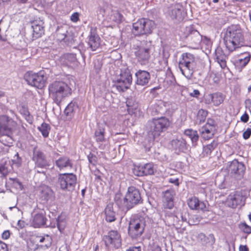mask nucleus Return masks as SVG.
<instances>
[{"label": "nucleus", "mask_w": 251, "mask_h": 251, "mask_svg": "<svg viewBox=\"0 0 251 251\" xmlns=\"http://www.w3.org/2000/svg\"><path fill=\"white\" fill-rule=\"evenodd\" d=\"M224 41L226 49L232 52L245 46L243 32L238 25L228 26L224 32Z\"/></svg>", "instance_id": "nucleus-1"}, {"label": "nucleus", "mask_w": 251, "mask_h": 251, "mask_svg": "<svg viewBox=\"0 0 251 251\" xmlns=\"http://www.w3.org/2000/svg\"><path fill=\"white\" fill-rule=\"evenodd\" d=\"M50 95L54 102L59 104L64 98L69 97L72 94V89L65 82L55 81L49 86Z\"/></svg>", "instance_id": "nucleus-2"}, {"label": "nucleus", "mask_w": 251, "mask_h": 251, "mask_svg": "<svg viewBox=\"0 0 251 251\" xmlns=\"http://www.w3.org/2000/svg\"><path fill=\"white\" fill-rule=\"evenodd\" d=\"M3 119L6 123H3L1 119L0 120V142L9 148L12 146L13 142L12 135L16 123L11 119H8L7 117H3Z\"/></svg>", "instance_id": "nucleus-3"}, {"label": "nucleus", "mask_w": 251, "mask_h": 251, "mask_svg": "<svg viewBox=\"0 0 251 251\" xmlns=\"http://www.w3.org/2000/svg\"><path fill=\"white\" fill-rule=\"evenodd\" d=\"M170 124L169 120L165 117L153 119L148 122L147 130L149 135L155 139L165 131Z\"/></svg>", "instance_id": "nucleus-4"}, {"label": "nucleus", "mask_w": 251, "mask_h": 251, "mask_svg": "<svg viewBox=\"0 0 251 251\" xmlns=\"http://www.w3.org/2000/svg\"><path fill=\"white\" fill-rule=\"evenodd\" d=\"M196 63L193 54L186 52L181 55L178 68L182 74L188 79H191L195 71Z\"/></svg>", "instance_id": "nucleus-5"}, {"label": "nucleus", "mask_w": 251, "mask_h": 251, "mask_svg": "<svg viewBox=\"0 0 251 251\" xmlns=\"http://www.w3.org/2000/svg\"><path fill=\"white\" fill-rule=\"evenodd\" d=\"M132 26V33L135 36H140L151 33L155 27V24L152 20L142 18L133 23Z\"/></svg>", "instance_id": "nucleus-6"}, {"label": "nucleus", "mask_w": 251, "mask_h": 251, "mask_svg": "<svg viewBox=\"0 0 251 251\" xmlns=\"http://www.w3.org/2000/svg\"><path fill=\"white\" fill-rule=\"evenodd\" d=\"M151 42L146 40L141 42L140 45L135 48L134 54L137 61L141 65H146L151 57Z\"/></svg>", "instance_id": "nucleus-7"}, {"label": "nucleus", "mask_w": 251, "mask_h": 251, "mask_svg": "<svg viewBox=\"0 0 251 251\" xmlns=\"http://www.w3.org/2000/svg\"><path fill=\"white\" fill-rule=\"evenodd\" d=\"M142 201L138 189L135 187L130 186L128 188L127 191L123 200V204L126 210H129L142 203Z\"/></svg>", "instance_id": "nucleus-8"}, {"label": "nucleus", "mask_w": 251, "mask_h": 251, "mask_svg": "<svg viewBox=\"0 0 251 251\" xmlns=\"http://www.w3.org/2000/svg\"><path fill=\"white\" fill-rule=\"evenodd\" d=\"M24 78L29 85L40 89L44 87L47 79L44 71H40L37 73L27 72Z\"/></svg>", "instance_id": "nucleus-9"}, {"label": "nucleus", "mask_w": 251, "mask_h": 251, "mask_svg": "<svg viewBox=\"0 0 251 251\" xmlns=\"http://www.w3.org/2000/svg\"><path fill=\"white\" fill-rule=\"evenodd\" d=\"M76 176L73 173L60 174L58 176L57 183L63 191H72L76 184Z\"/></svg>", "instance_id": "nucleus-10"}, {"label": "nucleus", "mask_w": 251, "mask_h": 251, "mask_svg": "<svg viewBox=\"0 0 251 251\" xmlns=\"http://www.w3.org/2000/svg\"><path fill=\"white\" fill-rule=\"evenodd\" d=\"M145 221L142 217H133L129 223L128 234L132 238H136L143 233Z\"/></svg>", "instance_id": "nucleus-11"}, {"label": "nucleus", "mask_w": 251, "mask_h": 251, "mask_svg": "<svg viewBox=\"0 0 251 251\" xmlns=\"http://www.w3.org/2000/svg\"><path fill=\"white\" fill-rule=\"evenodd\" d=\"M132 81L131 74L128 69L122 72L114 86L119 92H124L129 88Z\"/></svg>", "instance_id": "nucleus-12"}, {"label": "nucleus", "mask_w": 251, "mask_h": 251, "mask_svg": "<svg viewBox=\"0 0 251 251\" xmlns=\"http://www.w3.org/2000/svg\"><path fill=\"white\" fill-rule=\"evenodd\" d=\"M103 241L107 247L118 249L121 247L122 240L120 233L117 230H112L103 237Z\"/></svg>", "instance_id": "nucleus-13"}, {"label": "nucleus", "mask_w": 251, "mask_h": 251, "mask_svg": "<svg viewBox=\"0 0 251 251\" xmlns=\"http://www.w3.org/2000/svg\"><path fill=\"white\" fill-rule=\"evenodd\" d=\"M32 160L35 163V168H46L50 166L46 155L37 147L33 148Z\"/></svg>", "instance_id": "nucleus-14"}, {"label": "nucleus", "mask_w": 251, "mask_h": 251, "mask_svg": "<svg viewBox=\"0 0 251 251\" xmlns=\"http://www.w3.org/2000/svg\"><path fill=\"white\" fill-rule=\"evenodd\" d=\"M155 171L154 166L152 163L144 165H134L132 169L133 173L136 176L152 175Z\"/></svg>", "instance_id": "nucleus-15"}, {"label": "nucleus", "mask_w": 251, "mask_h": 251, "mask_svg": "<svg viewBox=\"0 0 251 251\" xmlns=\"http://www.w3.org/2000/svg\"><path fill=\"white\" fill-rule=\"evenodd\" d=\"M32 28V38L33 40L41 37L45 32V23L41 18H37L31 22Z\"/></svg>", "instance_id": "nucleus-16"}, {"label": "nucleus", "mask_w": 251, "mask_h": 251, "mask_svg": "<svg viewBox=\"0 0 251 251\" xmlns=\"http://www.w3.org/2000/svg\"><path fill=\"white\" fill-rule=\"evenodd\" d=\"M201 137L205 140L212 138L216 132L214 121L208 119L207 123L200 130Z\"/></svg>", "instance_id": "nucleus-17"}, {"label": "nucleus", "mask_w": 251, "mask_h": 251, "mask_svg": "<svg viewBox=\"0 0 251 251\" xmlns=\"http://www.w3.org/2000/svg\"><path fill=\"white\" fill-rule=\"evenodd\" d=\"M225 96L220 92L209 94L205 96L204 100L206 104L213 103L214 106H218L224 100Z\"/></svg>", "instance_id": "nucleus-18"}, {"label": "nucleus", "mask_w": 251, "mask_h": 251, "mask_svg": "<svg viewBox=\"0 0 251 251\" xmlns=\"http://www.w3.org/2000/svg\"><path fill=\"white\" fill-rule=\"evenodd\" d=\"M100 39L97 34L96 28L91 27L88 43L92 50L95 51L100 47Z\"/></svg>", "instance_id": "nucleus-19"}, {"label": "nucleus", "mask_w": 251, "mask_h": 251, "mask_svg": "<svg viewBox=\"0 0 251 251\" xmlns=\"http://www.w3.org/2000/svg\"><path fill=\"white\" fill-rule=\"evenodd\" d=\"M244 197L240 192H236L230 194L227 198V202L229 207L235 208L238 205L243 204Z\"/></svg>", "instance_id": "nucleus-20"}, {"label": "nucleus", "mask_w": 251, "mask_h": 251, "mask_svg": "<svg viewBox=\"0 0 251 251\" xmlns=\"http://www.w3.org/2000/svg\"><path fill=\"white\" fill-rule=\"evenodd\" d=\"M135 76L136 78L135 81L136 84L142 86L148 85L151 79L150 73L144 70H138L135 73Z\"/></svg>", "instance_id": "nucleus-21"}, {"label": "nucleus", "mask_w": 251, "mask_h": 251, "mask_svg": "<svg viewBox=\"0 0 251 251\" xmlns=\"http://www.w3.org/2000/svg\"><path fill=\"white\" fill-rule=\"evenodd\" d=\"M47 221L45 212L42 210L33 216L31 225L35 228L40 227L46 225Z\"/></svg>", "instance_id": "nucleus-22"}, {"label": "nucleus", "mask_w": 251, "mask_h": 251, "mask_svg": "<svg viewBox=\"0 0 251 251\" xmlns=\"http://www.w3.org/2000/svg\"><path fill=\"white\" fill-rule=\"evenodd\" d=\"M163 206L166 208L172 209L174 205V197L175 192L173 189H169L163 193Z\"/></svg>", "instance_id": "nucleus-23"}, {"label": "nucleus", "mask_w": 251, "mask_h": 251, "mask_svg": "<svg viewBox=\"0 0 251 251\" xmlns=\"http://www.w3.org/2000/svg\"><path fill=\"white\" fill-rule=\"evenodd\" d=\"M73 161L67 156L60 157L55 161V165L59 170H67L73 168Z\"/></svg>", "instance_id": "nucleus-24"}, {"label": "nucleus", "mask_w": 251, "mask_h": 251, "mask_svg": "<svg viewBox=\"0 0 251 251\" xmlns=\"http://www.w3.org/2000/svg\"><path fill=\"white\" fill-rule=\"evenodd\" d=\"M239 58L235 61V66L239 69H242L250 61L251 54L248 51L241 53L239 55Z\"/></svg>", "instance_id": "nucleus-25"}, {"label": "nucleus", "mask_w": 251, "mask_h": 251, "mask_svg": "<svg viewBox=\"0 0 251 251\" xmlns=\"http://www.w3.org/2000/svg\"><path fill=\"white\" fill-rule=\"evenodd\" d=\"M198 240L202 246L211 247L215 242V239L213 234L206 236L204 234L201 233L198 234Z\"/></svg>", "instance_id": "nucleus-26"}, {"label": "nucleus", "mask_w": 251, "mask_h": 251, "mask_svg": "<svg viewBox=\"0 0 251 251\" xmlns=\"http://www.w3.org/2000/svg\"><path fill=\"white\" fill-rule=\"evenodd\" d=\"M67 29L68 27L67 26H61L57 27L55 32V36L58 41L67 42L70 40V37L67 34Z\"/></svg>", "instance_id": "nucleus-27"}, {"label": "nucleus", "mask_w": 251, "mask_h": 251, "mask_svg": "<svg viewBox=\"0 0 251 251\" xmlns=\"http://www.w3.org/2000/svg\"><path fill=\"white\" fill-rule=\"evenodd\" d=\"M229 169L231 174L242 176L245 171V167L243 163L233 161L229 166Z\"/></svg>", "instance_id": "nucleus-28"}, {"label": "nucleus", "mask_w": 251, "mask_h": 251, "mask_svg": "<svg viewBox=\"0 0 251 251\" xmlns=\"http://www.w3.org/2000/svg\"><path fill=\"white\" fill-rule=\"evenodd\" d=\"M171 145L176 151L185 152L187 150L186 142L182 138L173 139L171 141Z\"/></svg>", "instance_id": "nucleus-29"}, {"label": "nucleus", "mask_w": 251, "mask_h": 251, "mask_svg": "<svg viewBox=\"0 0 251 251\" xmlns=\"http://www.w3.org/2000/svg\"><path fill=\"white\" fill-rule=\"evenodd\" d=\"M190 44L194 47H197L201 42L202 37L200 33L196 30H192L188 35Z\"/></svg>", "instance_id": "nucleus-30"}, {"label": "nucleus", "mask_w": 251, "mask_h": 251, "mask_svg": "<svg viewBox=\"0 0 251 251\" xmlns=\"http://www.w3.org/2000/svg\"><path fill=\"white\" fill-rule=\"evenodd\" d=\"M76 61V56L73 53H66L62 55L60 58L61 64L64 66L69 67Z\"/></svg>", "instance_id": "nucleus-31"}, {"label": "nucleus", "mask_w": 251, "mask_h": 251, "mask_svg": "<svg viewBox=\"0 0 251 251\" xmlns=\"http://www.w3.org/2000/svg\"><path fill=\"white\" fill-rule=\"evenodd\" d=\"M77 108L78 105L75 101H72L68 104L64 112L68 120L72 119Z\"/></svg>", "instance_id": "nucleus-32"}, {"label": "nucleus", "mask_w": 251, "mask_h": 251, "mask_svg": "<svg viewBox=\"0 0 251 251\" xmlns=\"http://www.w3.org/2000/svg\"><path fill=\"white\" fill-rule=\"evenodd\" d=\"M105 220L108 222H113L116 219V213L113 209V203H108L105 208Z\"/></svg>", "instance_id": "nucleus-33"}, {"label": "nucleus", "mask_w": 251, "mask_h": 251, "mask_svg": "<svg viewBox=\"0 0 251 251\" xmlns=\"http://www.w3.org/2000/svg\"><path fill=\"white\" fill-rule=\"evenodd\" d=\"M215 55L217 62L219 64L220 67L222 69H225L226 67V56L225 54L223 51L220 49L216 50Z\"/></svg>", "instance_id": "nucleus-34"}, {"label": "nucleus", "mask_w": 251, "mask_h": 251, "mask_svg": "<svg viewBox=\"0 0 251 251\" xmlns=\"http://www.w3.org/2000/svg\"><path fill=\"white\" fill-rule=\"evenodd\" d=\"M217 142L214 140L210 144L204 146L203 147V151L201 155L202 157L209 156L212 151L217 147Z\"/></svg>", "instance_id": "nucleus-35"}, {"label": "nucleus", "mask_w": 251, "mask_h": 251, "mask_svg": "<svg viewBox=\"0 0 251 251\" xmlns=\"http://www.w3.org/2000/svg\"><path fill=\"white\" fill-rule=\"evenodd\" d=\"M126 104L127 107V111L130 114L134 113V110L137 109L138 106L137 102L132 98L127 99Z\"/></svg>", "instance_id": "nucleus-36"}, {"label": "nucleus", "mask_w": 251, "mask_h": 251, "mask_svg": "<svg viewBox=\"0 0 251 251\" xmlns=\"http://www.w3.org/2000/svg\"><path fill=\"white\" fill-rule=\"evenodd\" d=\"M184 134L190 138L193 143H196L198 141L199 136L196 130L187 129L185 130Z\"/></svg>", "instance_id": "nucleus-37"}, {"label": "nucleus", "mask_w": 251, "mask_h": 251, "mask_svg": "<svg viewBox=\"0 0 251 251\" xmlns=\"http://www.w3.org/2000/svg\"><path fill=\"white\" fill-rule=\"evenodd\" d=\"M105 130L103 128L99 127L95 131V139L97 142H103L105 141Z\"/></svg>", "instance_id": "nucleus-38"}, {"label": "nucleus", "mask_w": 251, "mask_h": 251, "mask_svg": "<svg viewBox=\"0 0 251 251\" xmlns=\"http://www.w3.org/2000/svg\"><path fill=\"white\" fill-rule=\"evenodd\" d=\"M56 222L58 230L60 232H62L66 226L65 218L62 215H60L56 219Z\"/></svg>", "instance_id": "nucleus-39"}, {"label": "nucleus", "mask_w": 251, "mask_h": 251, "mask_svg": "<svg viewBox=\"0 0 251 251\" xmlns=\"http://www.w3.org/2000/svg\"><path fill=\"white\" fill-rule=\"evenodd\" d=\"M38 129L41 132L44 137L46 138L49 136V131L50 129L49 124L43 123L40 126H38Z\"/></svg>", "instance_id": "nucleus-40"}, {"label": "nucleus", "mask_w": 251, "mask_h": 251, "mask_svg": "<svg viewBox=\"0 0 251 251\" xmlns=\"http://www.w3.org/2000/svg\"><path fill=\"white\" fill-rule=\"evenodd\" d=\"M121 15L117 11H111L109 15L108 20L109 22H120L121 21Z\"/></svg>", "instance_id": "nucleus-41"}, {"label": "nucleus", "mask_w": 251, "mask_h": 251, "mask_svg": "<svg viewBox=\"0 0 251 251\" xmlns=\"http://www.w3.org/2000/svg\"><path fill=\"white\" fill-rule=\"evenodd\" d=\"M9 163L3 160L0 163V173L3 176H6L9 173Z\"/></svg>", "instance_id": "nucleus-42"}, {"label": "nucleus", "mask_w": 251, "mask_h": 251, "mask_svg": "<svg viewBox=\"0 0 251 251\" xmlns=\"http://www.w3.org/2000/svg\"><path fill=\"white\" fill-rule=\"evenodd\" d=\"M207 115V111L203 110L202 109H201L199 110L197 114V120L199 121V124L203 123L205 121Z\"/></svg>", "instance_id": "nucleus-43"}, {"label": "nucleus", "mask_w": 251, "mask_h": 251, "mask_svg": "<svg viewBox=\"0 0 251 251\" xmlns=\"http://www.w3.org/2000/svg\"><path fill=\"white\" fill-rule=\"evenodd\" d=\"M39 242L40 243L45 242V246L48 248L51 245L52 239L50 235L46 234L40 237Z\"/></svg>", "instance_id": "nucleus-44"}, {"label": "nucleus", "mask_w": 251, "mask_h": 251, "mask_svg": "<svg viewBox=\"0 0 251 251\" xmlns=\"http://www.w3.org/2000/svg\"><path fill=\"white\" fill-rule=\"evenodd\" d=\"M199 200L196 197L190 199L188 202L189 207L191 209H196L198 207Z\"/></svg>", "instance_id": "nucleus-45"}, {"label": "nucleus", "mask_w": 251, "mask_h": 251, "mask_svg": "<svg viewBox=\"0 0 251 251\" xmlns=\"http://www.w3.org/2000/svg\"><path fill=\"white\" fill-rule=\"evenodd\" d=\"M240 229L247 234L251 233V226L248 225L246 223H242L239 225Z\"/></svg>", "instance_id": "nucleus-46"}, {"label": "nucleus", "mask_w": 251, "mask_h": 251, "mask_svg": "<svg viewBox=\"0 0 251 251\" xmlns=\"http://www.w3.org/2000/svg\"><path fill=\"white\" fill-rule=\"evenodd\" d=\"M172 16L178 20L182 19L181 11L180 9L175 8L172 11Z\"/></svg>", "instance_id": "nucleus-47"}, {"label": "nucleus", "mask_w": 251, "mask_h": 251, "mask_svg": "<svg viewBox=\"0 0 251 251\" xmlns=\"http://www.w3.org/2000/svg\"><path fill=\"white\" fill-rule=\"evenodd\" d=\"M13 165L18 167L20 166L22 162V159L20 157L19 153L17 152L14 156V158L12 160Z\"/></svg>", "instance_id": "nucleus-48"}, {"label": "nucleus", "mask_w": 251, "mask_h": 251, "mask_svg": "<svg viewBox=\"0 0 251 251\" xmlns=\"http://www.w3.org/2000/svg\"><path fill=\"white\" fill-rule=\"evenodd\" d=\"M173 219V225L174 226H180L181 221L178 216V212L176 213V215L172 216Z\"/></svg>", "instance_id": "nucleus-49"}, {"label": "nucleus", "mask_w": 251, "mask_h": 251, "mask_svg": "<svg viewBox=\"0 0 251 251\" xmlns=\"http://www.w3.org/2000/svg\"><path fill=\"white\" fill-rule=\"evenodd\" d=\"M251 135V128H248L243 133V137L244 139H248Z\"/></svg>", "instance_id": "nucleus-50"}, {"label": "nucleus", "mask_w": 251, "mask_h": 251, "mask_svg": "<svg viewBox=\"0 0 251 251\" xmlns=\"http://www.w3.org/2000/svg\"><path fill=\"white\" fill-rule=\"evenodd\" d=\"M79 13L78 12H75L71 16V20L74 23H76L79 20Z\"/></svg>", "instance_id": "nucleus-51"}, {"label": "nucleus", "mask_w": 251, "mask_h": 251, "mask_svg": "<svg viewBox=\"0 0 251 251\" xmlns=\"http://www.w3.org/2000/svg\"><path fill=\"white\" fill-rule=\"evenodd\" d=\"M206 208V206L205 203L203 201H199L198 207L197 208V210H205Z\"/></svg>", "instance_id": "nucleus-52"}, {"label": "nucleus", "mask_w": 251, "mask_h": 251, "mask_svg": "<svg viewBox=\"0 0 251 251\" xmlns=\"http://www.w3.org/2000/svg\"><path fill=\"white\" fill-rule=\"evenodd\" d=\"M10 235V231L8 230H5L2 234V238L4 240L8 239L9 238Z\"/></svg>", "instance_id": "nucleus-53"}, {"label": "nucleus", "mask_w": 251, "mask_h": 251, "mask_svg": "<svg viewBox=\"0 0 251 251\" xmlns=\"http://www.w3.org/2000/svg\"><path fill=\"white\" fill-rule=\"evenodd\" d=\"M200 95V92L198 90H194L192 92L190 93V96L194 98H198Z\"/></svg>", "instance_id": "nucleus-54"}, {"label": "nucleus", "mask_w": 251, "mask_h": 251, "mask_svg": "<svg viewBox=\"0 0 251 251\" xmlns=\"http://www.w3.org/2000/svg\"><path fill=\"white\" fill-rule=\"evenodd\" d=\"M163 55L164 57V63L165 65H167L168 63V60L167 59L169 58L170 54L168 52L165 51V50H163Z\"/></svg>", "instance_id": "nucleus-55"}, {"label": "nucleus", "mask_w": 251, "mask_h": 251, "mask_svg": "<svg viewBox=\"0 0 251 251\" xmlns=\"http://www.w3.org/2000/svg\"><path fill=\"white\" fill-rule=\"evenodd\" d=\"M249 116L248 114L245 112L241 117V121L244 123H247L249 120Z\"/></svg>", "instance_id": "nucleus-56"}, {"label": "nucleus", "mask_w": 251, "mask_h": 251, "mask_svg": "<svg viewBox=\"0 0 251 251\" xmlns=\"http://www.w3.org/2000/svg\"><path fill=\"white\" fill-rule=\"evenodd\" d=\"M246 107L247 108L249 111L251 113V100L248 99L245 100Z\"/></svg>", "instance_id": "nucleus-57"}, {"label": "nucleus", "mask_w": 251, "mask_h": 251, "mask_svg": "<svg viewBox=\"0 0 251 251\" xmlns=\"http://www.w3.org/2000/svg\"><path fill=\"white\" fill-rule=\"evenodd\" d=\"M88 158L90 163H92L93 165H95V163L96 162V156H94L93 154H90L88 155Z\"/></svg>", "instance_id": "nucleus-58"}, {"label": "nucleus", "mask_w": 251, "mask_h": 251, "mask_svg": "<svg viewBox=\"0 0 251 251\" xmlns=\"http://www.w3.org/2000/svg\"><path fill=\"white\" fill-rule=\"evenodd\" d=\"M169 182L173 183L176 186H178L179 185L178 178H170L169 179Z\"/></svg>", "instance_id": "nucleus-59"}, {"label": "nucleus", "mask_w": 251, "mask_h": 251, "mask_svg": "<svg viewBox=\"0 0 251 251\" xmlns=\"http://www.w3.org/2000/svg\"><path fill=\"white\" fill-rule=\"evenodd\" d=\"M126 251H141L140 247H130Z\"/></svg>", "instance_id": "nucleus-60"}, {"label": "nucleus", "mask_w": 251, "mask_h": 251, "mask_svg": "<svg viewBox=\"0 0 251 251\" xmlns=\"http://www.w3.org/2000/svg\"><path fill=\"white\" fill-rule=\"evenodd\" d=\"M17 225L20 228H23L25 226V222L23 220H19L18 222Z\"/></svg>", "instance_id": "nucleus-61"}, {"label": "nucleus", "mask_w": 251, "mask_h": 251, "mask_svg": "<svg viewBox=\"0 0 251 251\" xmlns=\"http://www.w3.org/2000/svg\"><path fill=\"white\" fill-rule=\"evenodd\" d=\"M239 250V251H249V249L246 245H240Z\"/></svg>", "instance_id": "nucleus-62"}, {"label": "nucleus", "mask_w": 251, "mask_h": 251, "mask_svg": "<svg viewBox=\"0 0 251 251\" xmlns=\"http://www.w3.org/2000/svg\"><path fill=\"white\" fill-rule=\"evenodd\" d=\"M25 116L26 117V120L29 123H31L32 122L31 118L29 115V113L28 111H26L25 113Z\"/></svg>", "instance_id": "nucleus-63"}, {"label": "nucleus", "mask_w": 251, "mask_h": 251, "mask_svg": "<svg viewBox=\"0 0 251 251\" xmlns=\"http://www.w3.org/2000/svg\"><path fill=\"white\" fill-rule=\"evenodd\" d=\"M4 249H7V245L2 242H0V250L3 251Z\"/></svg>", "instance_id": "nucleus-64"}]
</instances>
